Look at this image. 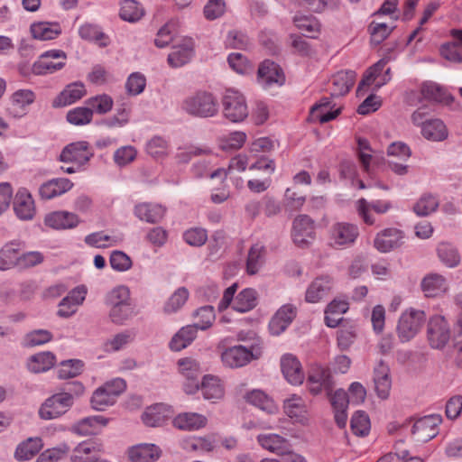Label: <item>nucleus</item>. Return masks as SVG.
Masks as SVG:
<instances>
[{"mask_svg": "<svg viewBox=\"0 0 462 462\" xmlns=\"http://www.w3.org/2000/svg\"><path fill=\"white\" fill-rule=\"evenodd\" d=\"M236 290L237 284L234 283L224 291L223 297L217 306L219 311L226 310L232 301V308L241 313L248 312L257 306L258 299L255 290L244 289L234 299Z\"/></svg>", "mask_w": 462, "mask_h": 462, "instance_id": "f257e3e1", "label": "nucleus"}, {"mask_svg": "<svg viewBox=\"0 0 462 462\" xmlns=\"http://www.w3.org/2000/svg\"><path fill=\"white\" fill-rule=\"evenodd\" d=\"M181 108L192 116L212 117L218 112V103L211 93L199 91L187 97L182 101Z\"/></svg>", "mask_w": 462, "mask_h": 462, "instance_id": "f03ea898", "label": "nucleus"}, {"mask_svg": "<svg viewBox=\"0 0 462 462\" xmlns=\"http://www.w3.org/2000/svg\"><path fill=\"white\" fill-rule=\"evenodd\" d=\"M426 320V314L423 310L410 308L401 315L397 334L402 342H408L412 339L420 330Z\"/></svg>", "mask_w": 462, "mask_h": 462, "instance_id": "7ed1b4c3", "label": "nucleus"}, {"mask_svg": "<svg viewBox=\"0 0 462 462\" xmlns=\"http://www.w3.org/2000/svg\"><path fill=\"white\" fill-rule=\"evenodd\" d=\"M223 113L226 118L237 123L245 119L248 116L245 98L239 91L226 89L222 99Z\"/></svg>", "mask_w": 462, "mask_h": 462, "instance_id": "20e7f679", "label": "nucleus"}, {"mask_svg": "<svg viewBox=\"0 0 462 462\" xmlns=\"http://www.w3.org/2000/svg\"><path fill=\"white\" fill-rule=\"evenodd\" d=\"M262 351L258 347L246 348L244 346H235L226 349L221 355L224 365L230 368L242 367L252 360L258 359Z\"/></svg>", "mask_w": 462, "mask_h": 462, "instance_id": "39448f33", "label": "nucleus"}, {"mask_svg": "<svg viewBox=\"0 0 462 462\" xmlns=\"http://www.w3.org/2000/svg\"><path fill=\"white\" fill-rule=\"evenodd\" d=\"M73 404L69 395L58 392L45 400L39 410V415L43 420H54L64 415Z\"/></svg>", "mask_w": 462, "mask_h": 462, "instance_id": "423d86ee", "label": "nucleus"}, {"mask_svg": "<svg viewBox=\"0 0 462 462\" xmlns=\"http://www.w3.org/2000/svg\"><path fill=\"white\" fill-rule=\"evenodd\" d=\"M67 55L60 50H51L43 52L36 60L32 67V71L35 75H46L54 73L61 69L65 66Z\"/></svg>", "mask_w": 462, "mask_h": 462, "instance_id": "0eeeda50", "label": "nucleus"}, {"mask_svg": "<svg viewBox=\"0 0 462 462\" xmlns=\"http://www.w3.org/2000/svg\"><path fill=\"white\" fill-rule=\"evenodd\" d=\"M441 421L442 418L438 414L422 417L413 423L411 436L418 442H427L438 435Z\"/></svg>", "mask_w": 462, "mask_h": 462, "instance_id": "6e6552de", "label": "nucleus"}, {"mask_svg": "<svg viewBox=\"0 0 462 462\" xmlns=\"http://www.w3.org/2000/svg\"><path fill=\"white\" fill-rule=\"evenodd\" d=\"M428 340L434 348H442L450 338V328L442 316L432 317L427 328Z\"/></svg>", "mask_w": 462, "mask_h": 462, "instance_id": "1a4fd4ad", "label": "nucleus"}, {"mask_svg": "<svg viewBox=\"0 0 462 462\" xmlns=\"http://www.w3.org/2000/svg\"><path fill=\"white\" fill-rule=\"evenodd\" d=\"M257 81L263 88H270L273 86H282L285 82V76L278 64L265 60L258 68Z\"/></svg>", "mask_w": 462, "mask_h": 462, "instance_id": "9d476101", "label": "nucleus"}, {"mask_svg": "<svg viewBox=\"0 0 462 462\" xmlns=\"http://www.w3.org/2000/svg\"><path fill=\"white\" fill-rule=\"evenodd\" d=\"M359 236L356 225L338 222L330 229V241L334 247L349 246L355 243Z\"/></svg>", "mask_w": 462, "mask_h": 462, "instance_id": "9b49d317", "label": "nucleus"}, {"mask_svg": "<svg viewBox=\"0 0 462 462\" xmlns=\"http://www.w3.org/2000/svg\"><path fill=\"white\" fill-rule=\"evenodd\" d=\"M333 381L329 370L321 365H315L310 368L308 376V385L310 392L317 395L325 390L329 395L333 388Z\"/></svg>", "mask_w": 462, "mask_h": 462, "instance_id": "f8f14e48", "label": "nucleus"}, {"mask_svg": "<svg viewBox=\"0 0 462 462\" xmlns=\"http://www.w3.org/2000/svg\"><path fill=\"white\" fill-rule=\"evenodd\" d=\"M93 153L90 152L88 143L81 141L68 144L60 154V161L67 163H75L78 168L87 163Z\"/></svg>", "mask_w": 462, "mask_h": 462, "instance_id": "ddd939ff", "label": "nucleus"}, {"mask_svg": "<svg viewBox=\"0 0 462 462\" xmlns=\"http://www.w3.org/2000/svg\"><path fill=\"white\" fill-rule=\"evenodd\" d=\"M404 243V234L398 228L389 227L380 231L374 240V247L381 253L399 248Z\"/></svg>", "mask_w": 462, "mask_h": 462, "instance_id": "4468645a", "label": "nucleus"}, {"mask_svg": "<svg viewBox=\"0 0 462 462\" xmlns=\"http://www.w3.org/2000/svg\"><path fill=\"white\" fill-rule=\"evenodd\" d=\"M334 287L333 278L328 275H322L317 277L309 285L305 300L310 303H317L326 299Z\"/></svg>", "mask_w": 462, "mask_h": 462, "instance_id": "2eb2a0df", "label": "nucleus"}, {"mask_svg": "<svg viewBox=\"0 0 462 462\" xmlns=\"http://www.w3.org/2000/svg\"><path fill=\"white\" fill-rule=\"evenodd\" d=\"M314 224L307 215H300L293 221L292 239L299 246H305L314 239Z\"/></svg>", "mask_w": 462, "mask_h": 462, "instance_id": "dca6fc26", "label": "nucleus"}, {"mask_svg": "<svg viewBox=\"0 0 462 462\" xmlns=\"http://www.w3.org/2000/svg\"><path fill=\"white\" fill-rule=\"evenodd\" d=\"M296 308L291 304L282 305L269 322L270 333L279 336L286 330L296 317Z\"/></svg>", "mask_w": 462, "mask_h": 462, "instance_id": "f3484780", "label": "nucleus"}, {"mask_svg": "<svg viewBox=\"0 0 462 462\" xmlns=\"http://www.w3.org/2000/svg\"><path fill=\"white\" fill-rule=\"evenodd\" d=\"M356 208L359 217L365 224L374 225L375 219L371 215L370 210L373 209L377 214H384L392 208V203L387 200H375L369 203L366 199H360L356 201Z\"/></svg>", "mask_w": 462, "mask_h": 462, "instance_id": "a211bd4d", "label": "nucleus"}, {"mask_svg": "<svg viewBox=\"0 0 462 462\" xmlns=\"http://www.w3.org/2000/svg\"><path fill=\"white\" fill-rule=\"evenodd\" d=\"M14 210L21 220H31L35 215V206L32 195L26 189H20L14 199Z\"/></svg>", "mask_w": 462, "mask_h": 462, "instance_id": "6ab92c4d", "label": "nucleus"}, {"mask_svg": "<svg viewBox=\"0 0 462 462\" xmlns=\"http://www.w3.org/2000/svg\"><path fill=\"white\" fill-rule=\"evenodd\" d=\"M374 383L378 397L386 399L390 393L392 380L389 366L383 360H380L374 369Z\"/></svg>", "mask_w": 462, "mask_h": 462, "instance_id": "aec40b11", "label": "nucleus"}, {"mask_svg": "<svg viewBox=\"0 0 462 462\" xmlns=\"http://www.w3.org/2000/svg\"><path fill=\"white\" fill-rule=\"evenodd\" d=\"M282 372L287 381L291 384H300L304 380L301 365L296 356L287 354L281 359Z\"/></svg>", "mask_w": 462, "mask_h": 462, "instance_id": "412c9836", "label": "nucleus"}, {"mask_svg": "<svg viewBox=\"0 0 462 462\" xmlns=\"http://www.w3.org/2000/svg\"><path fill=\"white\" fill-rule=\"evenodd\" d=\"M134 212L140 220L155 224L162 220L166 208L160 204L143 202L134 207Z\"/></svg>", "mask_w": 462, "mask_h": 462, "instance_id": "4be33fe9", "label": "nucleus"}, {"mask_svg": "<svg viewBox=\"0 0 462 462\" xmlns=\"http://www.w3.org/2000/svg\"><path fill=\"white\" fill-rule=\"evenodd\" d=\"M257 441L263 448L279 456H283L291 448L290 441L278 434H260Z\"/></svg>", "mask_w": 462, "mask_h": 462, "instance_id": "5701e85b", "label": "nucleus"}, {"mask_svg": "<svg viewBox=\"0 0 462 462\" xmlns=\"http://www.w3.org/2000/svg\"><path fill=\"white\" fill-rule=\"evenodd\" d=\"M35 95L32 90L20 89L11 97L9 113L14 117H22L27 113V107L34 102Z\"/></svg>", "mask_w": 462, "mask_h": 462, "instance_id": "b1692460", "label": "nucleus"}, {"mask_svg": "<svg viewBox=\"0 0 462 462\" xmlns=\"http://www.w3.org/2000/svg\"><path fill=\"white\" fill-rule=\"evenodd\" d=\"M21 251H23L22 243L17 241L6 243L0 249V271L17 268Z\"/></svg>", "mask_w": 462, "mask_h": 462, "instance_id": "393cba45", "label": "nucleus"}, {"mask_svg": "<svg viewBox=\"0 0 462 462\" xmlns=\"http://www.w3.org/2000/svg\"><path fill=\"white\" fill-rule=\"evenodd\" d=\"M356 80V73L352 70L339 71L331 79L329 88L332 97H338L348 93Z\"/></svg>", "mask_w": 462, "mask_h": 462, "instance_id": "a878e982", "label": "nucleus"}, {"mask_svg": "<svg viewBox=\"0 0 462 462\" xmlns=\"http://www.w3.org/2000/svg\"><path fill=\"white\" fill-rule=\"evenodd\" d=\"M86 95V89L81 83L68 85L52 101L53 107H63L75 103Z\"/></svg>", "mask_w": 462, "mask_h": 462, "instance_id": "bb28decb", "label": "nucleus"}, {"mask_svg": "<svg viewBox=\"0 0 462 462\" xmlns=\"http://www.w3.org/2000/svg\"><path fill=\"white\" fill-rule=\"evenodd\" d=\"M171 411L163 403H157L148 407L142 415V420L146 426L160 427L171 416Z\"/></svg>", "mask_w": 462, "mask_h": 462, "instance_id": "cd10ccee", "label": "nucleus"}, {"mask_svg": "<svg viewBox=\"0 0 462 462\" xmlns=\"http://www.w3.org/2000/svg\"><path fill=\"white\" fill-rule=\"evenodd\" d=\"M420 287L426 297H437L448 290V283L444 276L432 273L422 279Z\"/></svg>", "mask_w": 462, "mask_h": 462, "instance_id": "c85d7f7f", "label": "nucleus"}, {"mask_svg": "<svg viewBox=\"0 0 462 462\" xmlns=\"http://www.w3.org/2000/svg\"><path fill=\"white\" fill-rule=\"evenodd\" d=\"M44 223L53 229L73 228L79 223L77 215L66 211H57L48 214Z\"/></svg>", "mask_w": 462, "mask_h": 462, "instance_id": "c756f323", "label": "nucleus"}, {"mask_svg": "<svg viewBox=\"0 0 462 462\" xmlns=\"http://www.w3.org/2000/svg\"><path fill=\"white\" fill-rule=\"evenodd\" d=\"M72 186L73 184L69 179L58 178L43 183L39 191L42 199H51L67 192Z\"/></svg>", "mask_w": 462, "mask_h": 462, "instance_id": "7c9ffc66", "label": "nucleus"}, {"mask_svg": "<svg viewBox=\"0 0 462 462\" xmlns=\"http://www.w3.org/2000/svg\"><path fill=\"white\" fill-rule=\"evenodd\" d=\"M193 56V43L191 40H185L181 45L174 46L168 55V63L171 67L179 68L188 63Z\"/></svg>", "mask_w": 462, "mask_h": 462, "instance_id": "2f4dec72", "label": "nucleus"}, {"mask_svg": "<svg viewBox=\"0 0 462 462\" xmlns=\"http://www.w3.org/2000/svg\"><path fill=\"white\" fill-rule=\"evenodd\" d=\"M107 423V419L102 416L87 417L73 426V431L81 436L97 434Z\"/></svg>", "mask_w": 462, "mask_h": 462, "instance_id": "473e14b6", "label": "nucleus"}, {"mask_svg": "<svg viewBox=\"0 0 462 462\" xmlns=\"http://www.w3.org/2000/svg\"><path fill=\"white\" fill-rule=\"evenodd\" d=\"M451 35L454 41L442 45L441 55L449 61L462 63V30H452Z\"/></svg>", "mask_w": 462, "mask_h": 462, "instance_id": "72a5a7b5", "label": "nucleus"}, {"mask_svg": "<svg viewBox=\"0 0 462 462\" xmlns=\"http://www.w3.org/2000/svg\"><path fill=\"white\" fill-rule=\"evenodd\" d=\"M132 462H154L160 457L159 448L153 444H140L128 450Z\"/></svg>", "mask_w": 462, "mask_h": 462, "instance_id": "f704fd0d", "label": "nucleus"}, {"mask_svg": "<svg viewBox=\"0 0 462 462\" xmlns=\"http://www.w3.org/2000/svg\"><path fill=\"white\" fill-rule=\"evenodd\" d=\"M99 448L92 442L79 443L73 450L72 462H97Z\"/></svg>", "mask_w": 462, "mask_h": 462, "instance_id": "c9c22d12", "label": "nucleus"}, {"mask_svg": "<svg viewBox=\"0 0 462 462\" xmlns=\"http://www.w3.org/2000/svg\"><path fill=\"white\" fill-rule=\"evenodd\" d=\"M198 328L188 325L181 328L171 338L170 347L173 351H180L187 347L197 337Z\"/></svg>", "mask_w": 462, "mask_h": 462, "instance_id": "e433bc0d", "label": "nucleus"}, {"mask_svg": "<svg viewBox=\"0 0 462 462\" xmlns=\"http://www.w3.org/2000/svg\"><path fill=\"white\" fill-rule=\"evenodd\" d=\"M206 423L207 419L205 416L193 412L180 414L173 420V425L176 428L185 430H199L204 427Z\"/></svg>", "mask_w": 462, "mask_h": 462, "instance_id": "4c0bfd02", "label": "nucleus"}, {"mask_svg": "<svg viewBox=\"0 0 462 462\" xmlns=\"http://www.w3.org/2000/svg\"><path fill=\"white\" fill-rule=\"evenodd\" d=\"M55 362L56 358L52 353L42 352L30 356L27 367L32 373H43L50 370Z\"/></svg>", "mask_w": 462, "mask_h": 462, "instance_id": "58836bf2", "label": "nucleus"}, {"mask_svg": "<svg viewBox=\"0 0 462 462\" xmlns=\"http://www.w3.org/2000/svg\"><path fill=\"white\" fill-rule=\"evenodd\" d=\"M421 134L430 141L439 142L448 137V130L441 120L430 119L423 125Z\"/></svg>", "mask_w": 462, "mask_h": 462, "instance_id": "ea45409f", "label": "nucleus"}, {"mask_svg": "<svg viewBox=\"0 0 462 462\" xmlns=\"http://www.w3.org/2000/svg\"><path fill=\"white\" fill-rule=\"evenodd\" d=\"M387 61L385 60H380L372 67H370L365 73L363 79L360 81L356 94L357 96H363L365 94V88L375 84L380 81L382 71L383 70Z\"/></svg>", "mask_w": 462, "mask_h": 462, "instance_id": "a19ab883", "label": "nucleus"}, {"mask_svg": "<svg viewBox=\"0 0 462 462\" xmlns=\"http://www.w3.org/2000/svg\"><path fill=\"white\" fill-rule=\"evenodd\" d=\"M330 105V98L323 97L319 104L312 106L310 116L314 120H318L321 124L333 120L340 113V110L331 111Z\"/></svg>", "mask_w": 462, "mask_h": 462, "instance_id": "79ce46f5", "label": "nucleus"}, {"mask_svg": "<svg viewBox=\"0 0 462 462\" xmlns=\"http://www.w3.org/2000/svg\"><path fill=\"white\" fill-rule=\"evenodd\" d=\"M203 396L208 400L220 399L224 396V386L220 380L213 375H205L201 383Z\"/></svg>", "mask_w": 462, "mask_h": 462, "instance_id": "37998d69", "label": "nucleus"}, {"mask_svg": "<svg viewBox=\"0 0 462 462\" xmlns=\"http://www.w3.org/2000/svg\"><path fill=\"white\" fill-rule=\"evenodd\" d=\"M264 255L265 249L263 245L255 244L251 246L246 260V272L248 274L254 275L258 273L264 263Z\"/></svg>", "mask_w": 462, "mask_h": 462, "instance_id": "c03bdc74", "label": "nucleus"}, {"mask_svg": "<svg viewBox=\"0 0 462 462\" xmlns=\"http://www.w3.org/2000/svg\"><path fill=\"white\" fill-rule=\"evenodd\" d=\"M33 38L41 41H49L55 39L60 32V27L58 23H38L31 27Z\"/></svg>", "mask_w": 462, "mask_h": 462, "instance_id": "a18cd8bd", "label": "nucleus"}, {"mask_svg": "<svg viewBox=\"0 0 462 462\" xmlns=\"http://www.w3.org/2000/svg\"><path fill=\"white\" fill-rule=\"evenodd\" d=\"M144 14L143 7L134 0H124L121 4L119 15L129 23L139 21Z\"/></svg>", "mask_w": 462, "mask_h": 462, "instance_id": "49530a36", "label": "nucleus"}, {"mask_svg": "<svg viewBox=\"0 0 462 462\" xmlns=\"http://www.w3.org/2000/svg\"><path fill=\"white\" fill-rule=\"evenodd\" d=\"M42 448V441L40 438H30L17 447L15 457L18 460H28L36 455Z\"/></svg>", "mask_w": 462, "mask_h": 462, "instance_id": "de8ad7c7", "label": "nucleus"}, {"mask_svg": "<svg viewBox=\"0 0 462 462\" xmlns=\"http://www.w3.org/2000/svg\"><path fill=\"white\" fill-rule=\"evenodd\" d=\"M245 399L249 403L268 413H273L277 411V407L273 401L260 390H254L246 394Z\"/></svg>", "mask_w": 462, "mask_h": 462, "instance_id": "09e8293b", "label": "nucleus"}, {"mask_svg": "<svg viewBox=\"0 0 462 462\" xmlns=\"http://www.w3.org/2000/svg\"><path fill=\"white\" fill-rule=\"evenodd\" d=\"M79 34L83 40L96 42L102 47L107 45L106 36L96 24L85 23L81 25L79 29Z\"/></svg>", "mask_w": 462, "mask_h": 462, "instance_id": "8fccbe9b", "label": "nucleus"}, {"mask_svg": "<svg viewBox=\"0 0 462 462\" xmlns=\"http://www.w3.org/2000/svg\"><path fill=\"white\" fill-rule=\"evenodd\" d=\"M439 260L448 267H456L460 263V255L455 246L440 243L437 249Z\"/></svg>", "mask_w": 462, "mask_h": 462, "instance_id": "3c124183", "label": "nucleus"}, {"mask_svg": "<svg viewBox=\"0 0 462 462\" xmlns=\"http://www.w3.org/2000/svg\"><path fill=\"white\" fill-rule=\"evenodd\" d=\"M83 363L78 359L62 361L58 369L57 376L60 380H67L78 376L81 374Z\"/></svg>", "mask_w": 462, "mask_h": 462, "instance_id": "603ef678", "label": "nucleus"}, {"mask_svg": "<svg viewBox=\"0 0 462 462\" xmlns=\"http://www.w3.org/2000/svg\"><path fill=\"white\" fill-rule=\"evenodd\" d=\"M122 238L116 236H108L103 232L92 233L85 237V243L97 248H105L116 245Z\"/></svg>", "mask_w": 462, "mask_h": 462, "instance_id": "864d4df0", "label": "nucleus"}, {"mask_svg": "<svg viewBox=\"0 0 462 462\" xmlns=\"http://www.w3.org/2000/svg\"><path fill=\"white\" fill-rule=\"evenodd\" d=\"M116 399L110 393L105 385L97 389L91 397V405L95 410L105 411L112 406Z\"/></svg>", "mask_w": 462, "mask_h": 462, "instance_id": "5fc2aeb1", "label": "nucleus"}, {"mask_svg": "<svg viewBox=\"0 0 462 462\" xmlns=\"http://www.w3.org/2000/svg\"><path fill=\"white\" fill-rule=\"evenodd\" d=\"M93 110L89 107L79 106L69 110L66 118L68 122L74 125H85L92 121Z\"/></svg>", "mask_w": 462, "mask_h": 462, "instance_id": "6e6d98bb", "label": "nucleus"}, {"mask_svg": "<svg viewBox=\"0 0 462 462\" xmlns=\"http://www.w3.org/2000/svg\"><path fill=\"white\" fill-rule=\"evenodd\" d=\"M439 201L437 197L431 194H424L414 205L413 210L418 216H428L436 211Z\"/></svg>", "mask_w": 462, "mask_h": 462, "instance_id": "4d7b16f0", "label": "nucleus"}, {"mask_svg": "<svg viewBox=\"0 0 462 462\" xmlns=\"http://www.w3.org/2000/svg\"><path fill=\"white\" fill-rule=\"evenodd\" d=\"M350 425L353 433L361 437L368 435L371 428L368 415L360 411L354 413Z\"/></svg>", "mask_w": 462, "mask_h": 462, "instance_id": "13d9d810", "label": "nucleus"}, {"mask_svg": "<svg viewBox=\"0 0 462 462\" xmlns=\"http://www.w3.org/2000/svg\"><path fill=\"white\" fill-rule=\"evenodd\" d=\"M420 93L425 99L434 102H443L447 97V93L443 88L430 81L422 84Z\"/></svg>", "mask_w": 462, "mask_h": 462, "instance_id": "bf43d9fd", "label": "nucleus"}, {"mask_svg": "<svg viewBox=\"0 0 462 462\" xmlns=\"http://www.w3.org/2000/svg\"><path fill=\"white\" fill-rule=\"evenodd\" d=\"M134 316V308L131 303L111 307L109 310L110 320L116 325H122Z\"/></svg>", "mask_w": 462, "mask_h": 462, "instance_id": "052dcab7", "label": "nucleus"}, {"mask_svg": "<svg viewBox=\"0 0 462 462\" xmlns=\"http://www.w3.org/2000/svg\"><path fill=\"white\" fill-rule=\"evenodd\" d=\"M127 303H131L130 292L125 286H118L113 289L106 297V304L110 308Z\"/></svg>", "mask_w": 462, "mask_h": 462, "instance_id": "680f3d73", "label": "nucleus"}, {"mask_svg": "<svg viewBox=\"0 0 462 462\" xmlns=\"http://www.w3.org/2000/svg\"><path fill=\"white\" fill-rule=\"evenodd\" d=\"M87 104L93 111L103 115L112 109L114 102L110 96L103 94L88 98Z\"/></svg>", "mask_w": 462, "mask_h": 462, "instance_id": "e2e57ef3", "label": "nucleus"}, {"mask_svg": "<svg viewBox=\"0 0 462 462\" xmlns=\"http://www.w3.org/2000/svg\"><path fill=\"white\" fill-rule=\"evenodd\" d=\"M295 25L308 37L315 38L316 34L319 32V23L312 16H295Z\"/></svg>", "mask_w": 462, "mask_h": 462, "instance_id": "0e129e2a", "label": "nucleus"}, {"mask_svg": "<svg viewBox=\"0 0 462 462\" xmlns=\"http://www.w3.org/2000/svg\"><path fill=\"white\" fill-rule=\"evenodd\" d=\"M189 291L186 288H179L168 300L164 306L166 313H173L179 310L187 301Z\"/></svg>", "mask_w": 462, "mask_h": 462, "instance_id": "69168bd1", "label": "nucleus"}, {"mask_svg": "<svg viewBox=\"0 0 462 462\" xmlns=\"http://www.w3.org/2000/svg\"><path fill=\"white\" fill-rule=\"evenodd\" d=\"M179 367L180 373L187 378L188 381L199 380L201 374V369L199 362L192 358H185L179 361Z\"/></svg>", "mask_w": 462, "mask_h": 462, "instance_id": "338daca9", "label": "nucleus"}, {"mask_svg": "<svg viewBox=\"0 0 462 462\" xmlns=\"http://www.w3.org/2000/svg\"><path fill=\"white\" fill-rule=\"evenodd\" d=\"M69 447L66 443H61L55 448H49L42 452L38 457L36 462H58L69 453Z\"/></svg>", "mask_w": 462, "mask_h": 462, "instance_id": "774afa93", "label": "nucleus"}]
</instances>
